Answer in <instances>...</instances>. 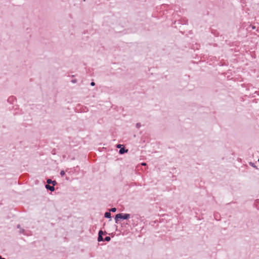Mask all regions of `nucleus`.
Returning a JSON list of instances; mask_svg holds the SVG:
<instances>
[{"instance_id":"4","label":"nucleus","mask_w":259,"mask_h":259,"mask_svg":"<svg viewBox=\"0 0 259 259\" xmlns=\"http://www.w3.org/2000/svg\"><path fill=\"white\" fill-rule=\"evenodd\" d=\"M46 188L48 190H50L51 191L53 192L55 190L54 186H50L49 184L46 185L45 186Z\"/></svg>"},{"instance_id":"14","label":"nucleus","mask_w":259,"mask_h":259,"mask_svg":"<svg viewBox=\"0 0 259 259\" xmlns=\"http://www.w3.org/2000/svg\"><path fill=\"white\" fill-rule=\"evenodd\" d=\"M250 165L253 167H255V166L254 165V164L252 162H250Z\"/></svg>"},{"instance_id":"15","label":"nucleus","mask_w":259,"mask_h":259,"mask_svg":"<svg viewBox=\"0 0 259 259\" xmlns=\"http://www.w3.org/2000/svg\"><path fill=\"white\" fill-rule=\"evenodd\" d=\"M91 85L92 86H94L95 85V83L94 82V81H92L91 83Z\"/></svg>"},{"instance_id":"10","label":"nucleus","mask_w":259,"mask_h":259,"mask_svg":"<svg viewBox=\"0 0 259 259\" xmlns=\"http://www.w3.org/2000/svg\"><path fill=\"white\" fill-rule=\"evenodd\" d=\"M65 171H64V170H61V171H60V175H61L62 177L64 176L65 175Z\"/></svg>"},{"instance_id":"9","label":"nucleus","mask_w":259,"mask_h":259,"mask_svg":"<svg viewBox=\"0 0 259 259\" xmlns=\"http://www.w3.org/2000/svg\"><path fill=\"white\" fill-rule=\"evenodd\" d=\"M116 211V208L115 207H113V208H111L110 209V212L111 211V212H114Z\"/></svg>"},{"instance_id":"13","label":"nucleus","mask_w":259,"mask_h":259,"mask_svg":"<svg viewBox=\"0 0 259 259\" xmlns=\"http://www.w3.org/2000/svg\"><path fill=\"white\" fill-rule=\"evenodd\" d=\"M122 146V145H121V144H117V145H116V147H117V148H120H120H122V147H121Z\"/></svg>"},{"instance_id":"11","label":"nucleus","mask_w":259,"mask_h":259,"mask_svg":"<svg viewBox=\"0 0 259 259\" xmlns=\"http://www.w3.org/2000/svg\"><path fill=\"white\" fill-rule=\"evenodd\" d=\"M103 234V232L102 230H100L98 233V236H102Z\"/></svg>"},{"instance_id":"7","label":"nucleus","mask_w":259,"mask_h":259,"mask_svg":"<svg viewBox=\"0 0 259 259\" xmlns=\"http://www.w3.org/2000/svg\"><path fill=\"white\" fill-rule=\"evenodd\" d=\"M17 228H19L20 229V233H24V229L21 228L20 225H17Z\"/></svg>"},{"instance_id":"3","label":"nucleus","mask_w":259,"mask_h":259,"mask_svg":"<svg viewBox=\"0 0 259 259\" xmlns=\"http://www.w3.org/2000/svg\"><path fill=\"white\" fill-rule=\"evenodd\" d=\"M47 183L48 184H52L53 186H55L57 184L56 181H52L51 179H48L47 180Z\"/></svg>"},{"instance_id":"1","label":"nucleus","mask_w":259,"mask_h":259,"mask_svg":"<svg viewBox=\"0 0 259 259\" xmlns=\"http://www.w3.org/2000/svg\"><path fill=\"white\" fill-rule=\"evenodd\" d=\"M130 218V214L128 213H119L117 214L115 217V221L116 224L118 223L119 219L127 220Z\"/></svg>"},{"instance_id":"2","label":"nucleus","mask_w":259,"mask_h":259,"mask_svg":"<svg viewBox=\"0 0 259 259\" xmlns=\"http://www.w3.org/2000/svg\"><path fill=\"white\" fill-rule=\"evenodd\" d=\"M128 151L127 149H125L124 147L120 148V150H119V153L120 154H123L125 153H127Z\"/></svg>"},{"instance_id":"17","label":"nucleus","mask_w":259,"mask_h":259,"mask_svg":"<svg viewBox=\"0 0 259 259\" xmlns=\"http://www.w3.org/2000/svg\"><path fill=\"white\" fill-rule=\"evenodd\" d=\"M73 83H75L76 82V79H73L71 81Z\"/></svg>"},{"instance_id":"16","label":"nucleus","mask_w":259,"mask_h":259,"mask_svg":"<svg viewBox=\"0 0 259 259\" xmlns=\"http://www.w3.org/2000/svg\"><path fill=\"white\" fill-rule=\"evenodd\" d=\"M141 165H143V166H145V165H147V164H146V163H145V162H143V163H141Z\"/></svg>"},{"instance_id":"12","label":"nucleus","mask_w":259,"mask_h":259,"mask_svg":"<svg viewBox=\"0 0 259 259\" xmlns=\"http://www.w3.org/2000/svg\"><path fill=\"white\" fill-rule=\"evenodd\" d=\"M141 126V123H137L136 124V127L137 128H140V127Z\"/></svg>"},{"instance_id":"8","label":"nucleus","mask_w":259,"mask_h":259,"mask_svg":"<svg viewBox=\"0 0 259 259\" xmlns=\"http://www.w3.org/2000/svg\"><path fill=\"white\" fill-rule=\"evenodd\" d=\"M111 240V238L109 236H106L104 238V241H109Z\"/></svg>"},{"instance_id":"6","label":"nucleus","mask_w":259,"mask_h":259,"mask_svg":"<svg viewBox=\"0 0 259 259\" xmlns=\"http://www.w3.org/2000/svg\"><path fill=\"white\" fill-rule=\"evenodd\" d=\"M98 241L99 242L104 241V238H103L102 236H98Z\"/></svg>"},{"instance_id":"18","label":"nucleus","mask_w":259,"mask_h":259,"mask_svg":"<svg viewBox=\"0 0 259 259\" xmlns=\"http://www.w3.org/2000/svg\"><path fill=\"white\" fill-rule=\"evenodd\" d=\"M0 259H6L5 258L2 257L1 255H0Z\"/></svg>"},{"instance_id":"5","label":"nucleus","mask_w":259,"mask_h":259,"mask_svg":"<svg viewBox=\"0 0 259 259\" xmlns=\"http://www.w3.org/2000/svg\"><path fill=\"white\" fill-rule=\"evenodd\" d=\"M104 217L106 218H108V219H111V213L110 211L109 212H106L104 214Z\"/></svg>"}]
</instances>
